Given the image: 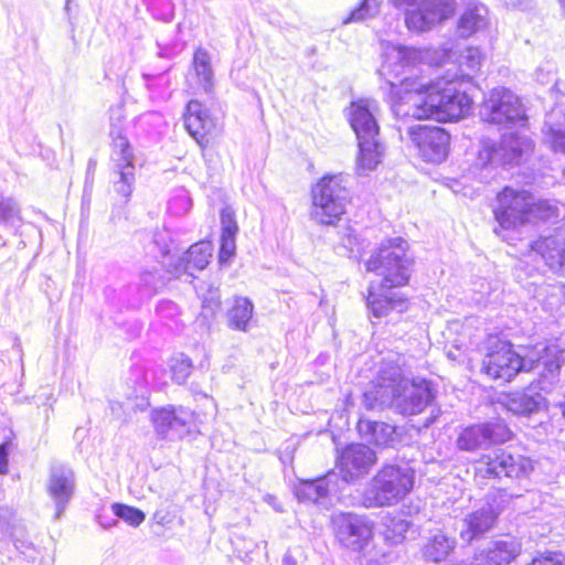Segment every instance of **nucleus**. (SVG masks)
Returning a JSON list of instances; mask_svg holds the SVG:
<instances>
[{"instance_id": "f257e3e1", "label": "nucleus", "mask_w": 565, "mask_h": 565, "mask_svg": "<svg viewBox=\"0 0 565 565\" xmlns=\"http://www.w3.org/2000/svg\"><path fill=\"white\" fill-rule=\"evenodd\" d=\"M487 353L482 360L481 371L493 380L510 382L520 372L535 371L540 376L542 391H550L556 382L565 351L558 344L551 343L536 353L522 358L513 345L497 335H489L486 343Z\"/></svg>"}, {"instance_id": "f03ea898", "label": "nucleus", "mask_w": 565, "mask_h": 565, "mask_svg": "<svg viewBox=\"0 0 565 565\" xmlns=\"http://www.w3.org/2000/svg\"><path fill=\"white\" fill-rule=\"evenodd\" d=\"M407 242L402 237L387 239L366 262V269L382 276L379 285L371 282L367 306L376 318L384 317L390 310L402 312L405 299L391 289L405 285L411 276V259L406 256Z\"/></svg>"}, {"instance_id": "7ed1b4c3", "label": "nucleus", "mask_w": 565, "mask_h": 565, "mask_svg": "<svg viewBox=\"0 0 565 565\" xmlns=\"http://www.w3.org/2000/svg\"><path fill=\"white\" fill-rule=\"evenodd\" d=\"M434 398L435 393L428 381H409L403 377L399 366L395 364H384L373 386L363 394L367 409L392 406L403 415L422 413Z\"/></svg>"}, {"instance_id": "20e7f679", "label": "nucleus", "mask_w": 565, "mask_h": 565, "mask_svg": "<svg viewBox=\"0 0 565 565\" xmlns=\"http://www.w3.org/2000/svg\"><path fill=\"white\" fill-rule=\"evenodd\" d=\"M407 92H416L412 116L440 122L458 120L469 114L472 98L460 88L457 81L439 78L428 85H416L408 78L401 81Z\"/></svg>"}, {"instance_id": "39448f33", "label": "nucleus", "mask_w": 565, "mask_h": 565, "mask_svg": "<svg viewBox=\"0 0 565 565\" xmlns=\"http://www.w3.org/2000/svg\"><path fill=\"white\" fill-rule=\"evenodd\" d=\"M379 113V103L371 98L352 102L348 108L349 122L359 142L358 169L362 172L375 169L384 154L377 124Z\"/></svg>"}, {"instance_id": "423d86ee", "label": "nucleus", "mask_w": 565, "mask_h": 565, "mask_svg": "<svg viewBox=\"0 0 565 565\" xmlns=\"http://www.w3.org/2000/svg\"><path fill=\"white\" fill-rule=\"evenodd\" d=\"M415 484V470L408 463L384 465L363 493L366 508L393 507L403 501Z\"/></svg>"}, {"instance_id": "0eeeda50", "label": "nucleus", "mask_w": 565, "mask_h": 565, "mask_svg": "<svg viewBox=\"0 0 565 565\" xmlns=\"http://www.w3.org/2000/svg\"><path fill=\"white\" fill-rule=\"evenodd\" d=\"M350 193L344 177L324 175L312 188L311 216L323 225H334L345 213Z\"/></svg>"}, {"instance_id": "6e6552de", "label": "nucleus", "mask_w": 565, "mask_h": 565, "mask_svg": "<svg viewBox=\"0 0 565 565\" xmlns=\"http://www.w3.org/2000/svg\"><path fill=\"white\" fill-rule=\"evenodd\" d=\"M404 12L409 31L427 32L454 15L455 0H387Z\"/></svg>"}, {"instance_id": "1a4fd4ad", "label": "nucleus", "mask_w": 565, "mask_h": 565, "mask_svg": "<svg viewBox=\"0 0 565 565\" xmlns=\"http://www.w3.org/2000/svg\"><path fill=\"white\" fill-rule=\"evenodd\" d=\"M534 149L530 136L520 132L503 135L499 145L490 139L481 141L477 163L480 167L519 164L526 159Z\"/></svg>"}, {"instance_id": "9d476101", "label": "nucleus", "mask_w": 565, "mask_h": 565, "mask_svg": "<svg viewBox=\"0 0 565 565\" xmlns=\"http://www.w3.org/2000/svg\"><path fill=\"white\" fill-rule=\"evenodd\" d=\"M480 118L484 122L500 127L524 126L527 121L521 99L505 87L490 90L480 107Z\"/></svg>"}, {"instance_id": "9b49d317", "label": "nucleus", "mask_w": 565, "mask_h": 565, "mask_svg": "<svg viewBox=\"0 0 565 565\" xmlns=\"http://www.w3.org/2000/svg\"><path fill=\"white\" fill-rule=\"evenodd\" d=\"M450 55L448 49L423 52L414 47L387 43L383 45V63L380 74L384 77L397 78L404 73L406 67L413 66L417 62L429 60L435 65H443L450 58ZM387 84L391 87L397 85L391 78L387 79Z\"/></svg>"}, {"instance_id": "f8f14e48", "label": "nucleus", "mask_w": 565, "mask_h": 565, "mask_svg": "<svg viewBox=\"0 0 565 565\" xmlns=\"http://www.w3.org/2000/svg\"><path fill=\"white\" fill-rule=\"evenodd\" d=\"M494 217L501 230H514L531 222V194L505 186L498 194Z\"/></svg>"}, {"instance_id": "ddd939ff", "label": "nucleus", "mask_w": 565, "mask_h": 565, "mask_svg": "<svg viewBox=\"0 0 565 565\" xmlns=\"http://www.w3.org/2000/svg\"><path fill=\"white\" fill-rule=\"evenodd\" d=\"M337 540L353 551L364 550L372 541L374 524L366 516L356 513H338L332 516Z\"/></svg>"}, {"instance_id": "4468645a", "label": "nucleus", "mask_w": 565, "mask_h": 565, "mask_svg": "<svg viewBox=\"0 0 565 565\" xmlns=\"http://www.w3.org/2000/svg\"><path fill=\"white\" fill-rule=\"evenodd\" d=\"M532 469V461L529 458L521 455L513 456L503 450H494L481 457L477 473L483 478H521Z\"/></svg>"}, {"instance_id": "2eb2a0df", "label": "nucleus", "mask_w": 565, "mask_h": 565, "mask_svg": "<svg viewBox=\"0 0 565 565\" xmlns=\"http://www.w3.org/2000/svg\"><path fill=\"white\" fill-rule=\"evenodd\" d=\"M409 137L419 156L427 162L440 163L448 153L450 135L440 127L417 125L409 128Z\"/></svg>"}, {"instance_id": "dca6fc26", "label": "nucleus", "mask_w": 565, "mask_h": 565, "mask_svg": "<svg viewBox=\"0 0 565 565\" xmlns=\"http://www.w3.org/2000/svg\"><path fill=\"white\" fill-rule=\"evenodd\" d=\"M512 433L501 423H486L466 427L457 438V447L465 451H475L488 448L494 444H503L510 440Z\"/></svg>"}, {"instance_id": "f3484780", "label": "nucleus", "mask_w": 565, "mask_h": 565, "mask_svg": "<svg viewBox=\"0 0 565 565\" xmlns=\"http://www.w3.org/2000/svg\"><path fill=\"white\" fill-rule=\"evenodd\" d=\"M74 490L75 476L73 470L63 465L52 466L47 480V493L55 505V520L61 519L74 495Z\"/></svg>"}, {"instance_id": "a211bd4d", "label": "nucleus", "mask_w": 565, "mask_h": 565, "mask_svg": "<svg viewBox=\"0 0 565 565\" xmlns=\"http://www.w3.org/2000/svg\"><path fill=\"white\" fill-rule=\"evenodd\" d=\"M376 462L375 452L362 444H352L339 457V468L344 481H353L369 472Z\"/></svg>"}, {"instance_id": "6ab92c4d", "label": "nucleus", "mask_w": 565, "mask_h": 565, "mask_svg": "<svg viewBox=\"0 0 565 565\" xmlns=\"http://www.w3.org/2000/svg\"><path fill=\"white\" fill-rule=\"evenodd\" d=\"M113 157L119 175V180L115 182L116 191L128 198L135 182L134 153L127 138L120 134L113 138Z\"/></svg>"}, {"instance_id": "aec40b11", "label": "nucleus", "mask_w": 565, "mask_h": 565, "mask_svg": "<svg viewBox=\"0 0 565 565\" xmlns=\"http://www.w3.org/2000/svg\"><path fill=\"white\" fill-rule=\"evenodd\" d=\"M498 514V511L489 502L468 513L460 521V539L466 543H471L475 539L480 537L493 527Z\"/></svg>"}, {"instance_id": "412c9836", "label": "nucleus", "mask_w": 565, "mask_h": 565, "mask_svg": "<svg viewBox=\"0 0 565 565\" xmlns=\"http://www.w3.org/2000/svg\"><path fill=\"white\" fill-rule=\"evenodd\" d=\"M531 249L540 255L554 271H565V231L542 237L531 244Z\"/></svg>"}, {"instance_id": "4be33fe9", "label": "nucleus", "mask_w": 565, "mask_h": 565, "mask_svg": "<svg viewBox=\"0 0 565 565\" xmlns=\"http://www.w3.org/2000/svg\"><path fill=\"white\" fill-rule=\"evenodd\" d=\"M542 134L543 142L553 152L565 154V107L562 103L546 115Z\"/></svg>"}, {"instance_id": "5701e85b", "label": "nucleus", "mask_w": 565, "mask_h": 565, "mask_svg": "<svg viewBox=\"0 0 565 565\" xmlns=\"http://www.w3.org/2000/svg\"><path fill=\"white\" fill-rule=\"evenodd\" d=\"M489 25V10L482 3H469L458 21V32L462 38L487 29Z\"/></svg>"}, {"instance_id": "b1692460", "label": "nucleus", "mask_w": 565, "mask_h": 565, "mask_svg": "<svg viewBox=\"0 0 565 565\" xmlns=\"http://www.w3.org/2000/svg\"><path fill=\"white\" fill-rule=\"evenodd\" d=\"M337 479L334 472H329L323 477L313 480H301L295 487V493L301 501H311L318 503L320 500L328 497L332 490L331 484Z\"/></svg>"}, {"instance_id": "393cba45", "label": "nucleus", "mask_w": 565, "mask_h": 565, "mask_svg": "<svg viewBox=\"0 0 565 565\" xmlns=\"http://www.w3.org/2000/svg\"><path fill=\"white\" fill-rule=\"evenodd\" d=\"M184 128L189 135L202 145L207 132L209 117L203 105L198 100H191L183 115Z\"/></svg>"}, {"instance_id": "a878e982", "label": "nucleus", "mask_w": 565, "mask_h": 565, "mask_svg": "<svg viewBox=\"0 0 565 565\" xmlns=\"http://www.w3.org/2000/svg\"><path fill=\"white\" fill-rule=\"evenodd\" d=\"M202 301V316L212 319L221 309L220 279L199 280L194 286Z\"/></svg>"}, {"instance_id": "bb28decb", "label": "nucleus", "mask_w": 565, "mask_h": 565, "mask_svg": "<svg viewBox=\"0 0 565 565\" xmlns=\"http://www.w3.org/2000/svg\"><path fill=\"white\" fill-rule=\"evenodd\" d=\"M213 255V245L209 241L198 242L189 247L183 255L179 267L182 265L184 273L193 276V270H203Z\"/></svg>"}, {"instance_id": "cd10ccee", "label": "nucleus", "mask_w": 565, "mask_h": 565, "mask_svg": "<svg viewBox=\"0 0 565 565\" xmlns=\"http://www.w3.org/2000/svg\"><path fill=\"white\" fill-rule=\"evenodd\" d=\"M358 430L362 438L379 446H388L395 435V427L383 422L360 419Z\"/></svg>"}, {"instance_id": "c85d7f7f", "label": "nucleus", "mask_w": 565, "mask_h": 565, "mask_svg": "<svg viewBox=\"0 0 565 565\" xmlns=\"http://www.w3.org/2000/svg\"><path fill=\"white\" fill-rule=\"evenodd\" d=\"M504 404L513 414L530 415L545 406V398L540 393L514 392L507 395Z\"/></svg>"}, {"instance_id": "c756f323", "label": "nucleus", "mask_w": 565, "mask_h": 565, "mask_svg": "<svg viewBox=\"0 0 565 565\" xmlns=\"http://www.w3.org/2000/svg\"><path fill=\"white\" fill-rule=\"evenodd\" d=\"M253 312L254 305L248 298L241 296L235 297L234 305L227 312L228 327L238 331H247Z\"/></svg>"}, {"instance_id": "7c9ffc66", "label": "nucleus", "mask_w": 565, "mask_h": 565, "mask_svg": "<svg viewBox=\"0 0 565 565\" xmlns=\"http://www.w3.org/2000/svg\"><path fill=\"white\" fill-rule=\"evenodd\" d=\"M456 541L444 533L435 534L424 546L423 555L434 563L443 562L454 551Z\"/></svg>"}, {"instance_id": "2f4dec72", "label": "nucleus", "mask_w": 565, "mask_h": 565, "mask_svg": "<svg viewBox=\"0 0 565 565\" xmlns=\"http://www.w3.org/2000/svg\"><path fill=\"white\" fill-rule=\"evenodd\" d=\"M382 525L384 540L391 545H396L404 541L411 523L401 516L387 514L383 518Z\"/></svg>"}, {"instance_id": "473e14b6", "label": "nucleus", "mask_w": 565, "mask_h": 565, "mask_svg": "<svg viewBox=\"0 0 565 565\" xmlns=\"http://www.w3.org/2000/svg\"><path fill=\"white\" fill-rule=\"evenodd\" d=\"M192 66L198 77L199 84L205 92H209L212 86L213 78V70L209 52L202 47H199L193 54Z\"/></svg>"}, {"instance_id": "72a5a7b5", "label": "nucleus", "mask_w": 565, "mask_h": 565, "mask_svg": "<svg viewBox=\"0 0 565 565\" xmlns=\"http://www.w3.org/2000/svg\"><path fill=\"white\" fill-rule=\"evenodd\" d=\"M561 209L565 210V205L550 200H539L535 202L531 195V222L535 220H556L561 216Z\"/></svg>"}, {"instance_id": "f704fd0d", "label": "nucleus", "mask_w": 565, "mask_h": 565, "mask_svg": "<svg viewBox=\"0 0 565 565\" xmlns=\"http://www.w3.org/2000/svg\"><path fill=\"white\" fill-rule=\"evenodd\" d=\"M379 11L380 4L377 0H362L359 7L354 8L345 18H343L342 24L347 25L350 23L362 22L375 17Z\"/></svg>"}, {"instance_id": "c9c22d12", "label": "nucleus", "mask_w": 565, "mask_h": 565, "mask_svg": "<svg viewBox=\"0 0 565 565\" xmlns=\"http://www.w3.org/2000/svg\"><path fill=\"white\" fill-rule=\"evenodd\" d=\"M534 75L536 82L542 85L554 83L551 93L555 95L556 104L559 103L557 97L559 89L556 82V64L552 61H545L536 67Z\"/></svg>"}, {"instance_id": "e433bc0d", "label": "nucleus", "mask_w": 565, "mask_h": 565, "mask_svg": "<svg viewBox=\"0 0 565 565\" xmlns=\"http://www.w3.org/2000/svg\"><path fill=\"white\" fill-rule=\"evenodd\" d=\"M111 511L117 518L124 520L131 526H139L146 519L141 510L121 503H113Z\"/></svg>"}, {"instance_id": "4c0bfd02", "label": "nucleus", "mask_w": 565, "mask_h": 565, "mask_svg": "<svg viewBox=\"0 0 565 565\" xmlns=\"http://www.w3.org/2000/svg\"><path fill=\"white\" fill-rule=\"evenodd\" d=\"M175 418L173 408H161L154 411L152 414V422L158 435L164 437L171 429Z\"/></svg>"}, {"instance_id": "58836bf2", "label": "nucleus", "mask_w": 565, "mask_h": 565, "mask_svg": "<svg viewBox=\"0 0 565 565\" xmlns=\"http://www.w3.org/2000/svg\"><path fill=\"white\" fill-rule=\"evenodd\" d=\"M174 519V501L173 498L160 500L159 505L153 513V520L158 525H167Z\"/></svg>"}, {"instance_id": "ea45409f", "label": "nucleus", "mask_w": 565, "mask_h": 565, "mask_svg": "<svg viewBox=\"0 0 565 565\" xmlns=\"http://www.w3.org/2000/svg\"><path fill=\"white\" fill-rule=\"evenodd\" d=\"M482 63V54L478 47H467L459 56L460 67H465L468 72H476Z\"/></svg>"}, {"instance_id": "a19ab883", "label": "nucleus", "mask_w": 565, "mask_h": 565, "mask_svg": "<svg viewBox=\"0 0 565 565\" xmlns=\"http://www.w3.org/2000/svg\"><path fill=\"white\" fill-rule=\"evenodd\" d=\"M236 252V235H221V246L218 253V263L224 265L228 263Z\"/></svg>"}, {"instance_id": "79ce46f5", "label": "nucleus", "mask_w": 565, "mask_h": 565, "mask_svg": "<svg viewBox=\"0 0 565 565\" xmlns=\"http://www.w3.org/2000/svg\"><path fill=\"white\" fill-rule=\"evenodd\" d=\"M221 235H237L238 233L235 212L231 206H225L221 211Z\"/></svg>"}, {"instance_id": "37998d69", "label": "nucleus", "mask_w": 565, "mask_h": 565, "mask_svg": "<svg viewBox=\"0 0 565 565\" xmlns=\"http://www.w3.org/2000/svg\"><path fill=\"white\" fill-rule=\"evenodd\" d=\"M154 243L161 249L162 256L164 258L172 256L173 252L177 249L175 242L167 228L156 233Z\"/></svg>"}, {"instance_id": "c03bdc74", "label": "nucleus", "mask_w": 565, "mask_h": 565, "mask_svg": "<svg viewBox=\"0 0 565 565\" xmlns=\"http://www.w3.org/2000/svg\"><path fill=\"white\" fill-rule=\"evenodd\" d=\"M17 214L14 205L7 200L0 201V223L9 222Z\"/></svg>"}, {"instance_id": "a18cd8bd", "label": "nucleus", "mask_w": 565, "mask_h": 565, "mask_svg": "<svg viewBox=\"0 0 565 565\" xmlns=\"http://www.w3.org/2000/svg\"><path fill=\"white\" fill-rule=\"evenodd\" d=\"M507 7L512 9L529 11L533 8V0H502Z\"/></svg>"}, {"instance_id": "49530a36", "label": "nucleus", "mask_w": 565, "mask_h": 565, "mask_svg": "<svg viewBox=\"0 0 565 565\" xmlns=\"http://www.w3.org/2000/svg\"><path fill=\"white\" fill-rule=\"evenodd\" d=\"M191 367L192 363L190 359L184 358L183 355L179 358V376L182 374V376L186 377Z\"/></svg>"}, {"instance_id": "de8ad7c7", "label": "nucleus", "mask_w": 565, "mask_h": 565, "mask_svg": "<svg viewBox=\"0 0 565 565\" xmlns=\"http://www.w3.org/2000/svg\"><path fill=\"white\" fill-rule=\"evenodd\" d=\"M8 470V448L6 444L0 445V473Z\"/></svg>"}, {"instance_id": "09e8293b", "label": "nucleus", "mask_w": 565, "mask_h": 565, "mask_svg": "<svg viewBox=\"0 0 565 565\" xmlns=\"http://www.w3.org/2000/svg\"><path fill=\"white\" fill-rule=\"evenodd\" d=\"M192 205L191 199L188 196V194L184 192V194L179 192V209L182 207L185 211L190 210Z\"/></svg>"}, {"instance_id": "8fccbe9b", "label": "nucleus", "mask_w": 565, "mask_h": 565, "mask_svg": "<svg viewBox=\"0 0 565 565\" xmlns=\"http://www.w3.org/2000/svg\"><path fill=\"white\" fill-rule=\"evenodd\" d=\"M297 564H298L297 557L294 555V553L290 550L287 551L282 557V565H297Z\"/></svg>"}, {"instance_id": "3c124183", "label": "nucleus", "mask_w": 565, "mask_h": 565, "mask_svg": "<svg viewBox=\"0 0 565 565\" xmlns=\"http://www.w3.org/2000/svg\"><path fill=\"white\" fill-rule=\"evenodd\" d=\"M559 6L561 15L565 19V0H556Z\"/></svg>"}]
</instances>
